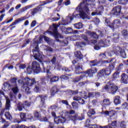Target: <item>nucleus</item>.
Segmentation results:
<instances>
[{
    "label": "nucleus",
    "mask_w": 128,
    "mask_h": 128,
    "mask_svg": "<svg viewBox=\"0 0 128 128\" xmlns=\"http://www.w3.org/2000/svg\"><path fill=\"white\" fill-rule=\"evenodd\" d=\"M104 74H105L104 70L102 69L98 72L97 76H98V78H102V76H104Z\"/></svg>",
    "instance_id": "40"
},
{
    "label": "nucleus",
    "mask_w": 128,
    "mask_h": 128,
    "mask_svg": "<svg viewBox=\"0 0 128 128\" xmlns=\"http://www.w3.org/2000/svg\"><path fill=\"white\" fill-rule=\"evenodd\" d=\"M97 72L98 68L96 67H92L90 69L86 71L85 74H88L89 78H92V76H94V74H96Z\"/></svg>",
    "instance_id": "8"
},
{
    "label": "nucleus",
    "mask_w": 128,
    "mask_h": 128,
    "mask_svg": "<svg viewBox=\"0 0 128 128\" xmlns=\"http://www.w3.org/2000/svg\"><path fill=\"white\" fill-rule=\"evenodd\" d=\"M120 26V20L116 19L114 20L112 24H111L110 28L112 30H114L115 28H118Z\"/></svg>",
    "instance_id": "12"
},
{
    "label": "nucleus",
    "mask_w": 128,
    "mask_h": 128,
    "mask_svg": "<svg viewBox=\"0 0 128 128\" xmlns=\"http://www.w3.org/2000/svg\"><path fill=\"white\" fill-rule=\"evenodd\" d=\"M76 46L78 48H82V46H86V42H76Z\"/></svg>",
    "instance_id": "41"
},
{
    "label": "nucleus",
    "mask_w": 128,
    "mask_h": 128,
    "mask_svg": "<svg viewBox=\"0 0 128 128\" xmlns=\"http://www.w3.org/2000/svg\"><path fill=\"white\" fill-rule=\"evenodd\" d=\"M104 74L106 76H110L112 74V70L110 68H106L104 70Z\"/></svg>",
    "instance_id": "43"
},
{
    "label": "nucleus",
    "mask_w": 128,
    "mask_h": 128,
    "mask_svg": "<svg viewBox=\"0 0 128 128\" xmlns=\"http://www.w3.org/2000/svg\"><path fill=\"white\" fill-rule=\"evenodd\" d=\"M108 126L109 128H116V126H117L116 120H114L112 122V124H108Z\"/></svg>",
    "instance_id": "25"
},
{
    "label": "nucleus",
    "mask_w": 128,
    "mask_h": 128,
    "mask_svg": "<svg viewBox=\"0 0 128 128\" xmlns=\"http://www.w3.org/2000/svg\"><path fill=\"white\" fill-rule=\"evenodd\" d=\"M75 72L76 74L82 73V65H77L75 68Z\"/></svg>",
    "instance_id": "16"
},
{
    "label": "nucleus",
    "mask_w": 128,
    "mask_h": 128,
    "mask_svg": "<svg viewBox=\"0 0 128 128\" xmlns=\"http://www.w3.org/2000/svg\"><path fill=\"white\" fill-rule=\"evenodd\" d=\"M99 62L97 60H94L90 62V66L92 68V66H98Z\"/></svg>",
    "instance_id": "34"
},
{
    "label": "nucleus",
    "mask_w": 128,
    "mask_h": 128,
    "mask_svg": "<svg viewBox=\"0 0 128 128\" xmlns=\"http://www.w3.org/2000/svg\"><path fill=\"white\" fill-rule=\"evenodd\" d=\"M54 122L56 124H64V122H66V118L64 117H61L60 118H54Z\"/></svg>",
    "instance_id": "15"
},
{
    "label": "nucleus",
    "mask_w": 128,
    "mask_h": 128,
    "mask_svg": "<svg viewBox=\"0 0 128 128\" xmlns=\"http://www.w3.org/2000/svg\"><path fill=\"white\" fill-rule=\"evenodd\" d=\"M52 0H46L43 2H42L40 6H38L36 8H34L32 12V14L33 16L36 14H38V12H40L42 10V6H46V4H50L52 2Z\"/></svg>",
    "instance_id": "4"
},
{
    "label": "nucleus",
    "mask_w": 128,
    "mask_h": 128,
    "mask_svg": "<svg viewBox=\"0 0 128 128\" xmlns=\"http://www.w3.org/2000/svg\"><path fill=\"white\" fill-rule=\"evenodd\" d=\"M16 108L19 112H22V108H24V104H22V103L19 102L16 105Z\"/></svg>",
    "instance_id": "28"
},
{
    "label": "nucleus",
    "mask_w": 128,
    "mask_h": 128,
    "mask_svg": "<svg viewBox=\"0 0 128 128\" xmlns=\"http://www.w3.org/2000/svg\"><path fill=\"white\" fill-rule=\"evenodd\" d=\"M104 42H105V46H106V47L108 46H110V40L108 39L104 40Z\"/></svg>",
    "instance_id": "59"
},
{
    "label": "nucleus",
    "mask_w": 128,
    "mask_h": 128,
    "mask_svg": "<svg viewBox=\"0 0 128 128\" xmlns=\"http://www.w3.org/2000/svg\"><path fill=\"white\" fill-rule=\"evenodd\" d=\"M20 118L23 122H26V114L24 113L21 112L20 114Z\"/></svg>",
    "instance_id": "39"
},
{
    "label": "nucleus",
    "mask_w": 128,
    "mask_h": 128,
    "mask_svg": "<svg viewBox=\"0 0 128 128\" xmlns=\"http://www.w3.org/2000/svg\"><path fill=\"white\" fill-rule=\"evenodd\" d=\"M16 78H12L10 80L11 86L13 87L12 90L14 94H16L18 92V88L16 85Z\"/></svg>",
    "instance_id": "5"
},
{
    "label": "nucleus",
    "mask_w": 128,
    "mask_h": 128,
    "mask_svg": "<svg viewBox=\"0 0 128 128\" xmlns=\"http://www.w3.org/2000/svg\"><path fill=\"white\" fill-rule=\"evenodd\" d=\"M74 100L76 102H78L80 104H84V100L82 99V97L80 96H74L73 97Z\"/></svg>",
    "instance_id": "17"
},
{
    "label": "nucleus",
    "mask_w": 128,
    "mask_h": 128,
    "mask_svg": "<svg viewBox=\"0 0 128 128\" xmlns=\"http://www.w3.org/2000/svg\"><path fill=\"white\" fill-rule=\"evenodd\" d=\"M98 44L100 46V48H106L104 40H100L98 42Z\"/></svg>",
    "instance_id": "38"
},
{
    "label": "nucleus",
    "mask_w": 128,
    "mask_h": 128,
    "mask_svg": "<svg viewBox=\"0 0 128 128\" xmlns=\"http://www.w3.org/2000/svg\"><path fill=\"white\" fill-rule=\"evenodd\" d=\"M56 56H54L52 58L51 60V62L52 64H54L56 66Z\"/></svg>",
    "instance_id": "56"
},
{
    "label": "nucleus",
    "mask_w": 128,
    "mask_h": 128,
    "mask_svg": "<svg viewBox=\"0 0 128 128\" xmlns=\"http://www.w3.org/2000/svg\"><path fill=\"white\" fill-rule=\"evenodd\" d=\"M120 54L121 56L123 58H126V52H124V50H122L120 52Z\"/></svg>",
    "instance_id": "53"
},
{
    "label": "nucleus",
    "mask_w": 128,
    "mask_h": 128,
    "mask_svg": "<svg viewBox=\"0 0 128 128\" xmlns=\"http://www.w3.org/2000/svg\"><path fill=\"white\" fill-rule=\"evenodd\" d=\"M80 94L82 96H83V98H85L86 100V98H88V96H86V92H80Z\"/></svg>",
    "instance_id": "50"
},
{
    "label": "nucleus",
    "mask_w": 128,
    "mask_h": 128,
    "mask_svg": "<svg viewBox=\"0 0 128 128\" xmlns=\"http://www.w3.org/2000/svg\"><path fill=\"white\" fill-rule=\"evenodd\" d=\"M58 108V106H56V104H53V105L50 106L49 109L52 110H56V108Z\"/></svg>",
    "instance_id": "60"
},
{
    "label": "nucleus",
    "mask_w": 128,
    "mask_h": 128,
    "mask_svg": "<svg viewBox=\"0 0 128 128\" xmlns=\"http://www.w3.org/2000/svg\"><path fill=\"white\" fill-rule=\"evenodd\" d=\"M34 116L36 118H40V112H38L36 110L34 112Z\"/></svg>",
    "instance_id": "55"
},
{
    "label": "nucleus",
    "mask_w": 128,
    "mask_h": 128,
    "mask_svg": "<svg viewBox=\"0 0 128 128\" xmlns=\"http://www.w3.org/2000/svg\"><path fill=\"white\" fill-rule=\"evenodd\" d=\"M122 50V48L118 46H114L113 47V51L116 56H120Z\"/></svg>",
    "instance_id": "18"
},
{
    "label": "nucleus",
    "mask_w": 128,
    "mask_h": 128,
    "mask_svg": "<svg viewBox=\"0 0 128 128\" xmlns=\"http://www.w3.org/2000/svg\"><path fill=\"white\" fill-rule=\"evenodd\" d=\"M74 55L77 58H79L80 60H82L84 56L82 54V52L80 51H76L74 52Z\"/></svg>",
    "instance_id": "24"
},
{
    "label": "nucleus",
    "mask_w": 128,
    "mask_h": 128,
    "mask_svg": "<svg viewBox=\"0 0 128 128\" xmlns=\"http://www.w3.org/2000/svg\"><path fill=\"white\" fill-rule=\"evenodd\" d=\"M104 10V7L102 6H100L96 10V12H92V16H96L100 14Z\"/></svg>",
    "instance_id": "19"
},
{
    "label": "nucleus",
    "mask_w": 128,
    "mask_h": 128,
    "mask_svg": "<svg viewBox=\"0 0 128 128\" xmlns=\"http://www.w3.org/2000/svg\"><path fill=\"white\" fill-rule=\"evenodd\" d=\"M66 118L68 120H72V122H76V120H84V114H81L80 116H78V113H76V111L74 110H70L68 112H64Z\"/></svg>",
    "instance_id": "2"
},
{
    "label": "nucleus",
    "mask_w": 128,
    "mask_h": 128,
    "mask_svg": "<svg viewBox=\"0 0 128 128\" xmlns=\"http://www.w3.org/2000/svg\"><path fill=\"white\" fill-rule=\"evenodd\" d=\"M8 126H10V123H8V122H6L4 123V125L2 127V128H6Z\"/></svg>",
    "instance_id": "64"
},
{
    "label": "nucleus",
    "mask_w": 128,
    "mask_h": 128,
    "mask_svg": "<svg viewBox=\"0 0 128 128\" xmlns=\"http://www.w3.org/2000/svg\"><path fill=\"white\" fill-rule=\"evenodd\" d=\"M26 86L27 85H26V84H24L23 85L24 90H25L26 94H30L32 92V91L30 90V87H28Z\"/></svg>",
    "instance_id": "26"
},
{
    "label": "nucleus",
    "mask_w": 128,
    "mask_h": 128,
    "mask_svg": "<svg viewBox=\"0 0 128 128\" xmlns=\"http://www.w3.org/2000/svg\"><path fill=\"white\" fill-rule=\"evenodd\" d=\"M4 92H6L7 90H12V85L8 82H5L4 84Z\"/></svg>",
    "instance_id": "20"
},
{
    "label": "nucleus",
    "mask_w": 128,
    "mask_h": 128,
    "mask_svg": "<svg viewBox=\"0 0 128 128\" xmlns=\"http://www.w3.org/2000/svg\"><path fill=\"white\" fill-rule=\"evenodd\" d=\"M60 78L62 80H68V78H70L68 75H62Z\"/></svg>",
    "instance_id": "61"
},
{
    "label": "nucleus",
    "mask_w": 128,
    "mask_h": 128,
    "mask_svg": "<svg viewBox=\"0 0 128 128\" xmlns=\"http://www.w3.org/2000/svg\"><path fill=\"white\" fill-rule=\"evenodd\" d=\"M90 36H92V38H96V40H97V38H98V36L96 34V33L94 32H90Z\"/></svg>",
    "instance_id": "45"
},
{
    "label": "nucleus",
    "mask_w": 128,
    "mask_h": 128,
    "mask_svg": "<svg viewBox=\"0 0 128 128\" xmlns=\"http://www.w3.org/2000/svg\"><path fill=\"white\" fill-rule=\"evenodd\" d=\"M122 10V6H118L113 8L112 12L114 16H120Z\"/></svg>",
    "instance_id": "10"
},
{
    "label": "nucleus",
    "mask_w": 128,
    "mask_h": 128,
    "mask_svg": "<svg viewBox=\"0 0 128 128\" xmlns=\"http://www.w3.org/2000/svg\"><path fill=\"white\" fill-rule=\"evenodd\" d=\"M32 8V6H27L24 8H22L20 10V12H26V10H28L29 8Z\"/></svg>",
    "instance_id": "42"
},
{
    "label": "nucleus",
    "mask_w": 128,
    "mask_h": 128,
    "mask_svg": "<svg viewBox=\"0 0 128 128\" xmlns=\"http://www.w3.org/2000/svg\"><path fill=\"white\" fill-rule=\"evenodd\" d=\"M110 85H109L108 84H106L103 88H102V92H110Z\"/></svg>",
    "instance_id": "29"
},
{
    "label": "nucleus",
    "mask_w": 128,
    "mask_h": 128,
    "mask_svg": "<svg viewBox=\"0 0 128 128\" xmlns=\"http://www.w3.org/2000/svg\"><path fill=\"white\" fill-rule=\"evenodd\" d=\"M86 5L84 4V3L81 2L78 6L76 8V10L80 12V14H76V15L74 13L72 16H69L70 20H74V16L75 18H82V20H86V18L89 19L90 18L88 17V15L86 12H90L89 8L94 6V4H88V2H92V0H86Z\"/></svg>",
    "instance_id": "1"
},
{
    "label": "nucleus",
    "mask_w": 128,
    "mask_h": 128,
    "mask_svg": "<svg viewBox=\"0 0 128 128\" xmlns=\"http://www.w3.org/2000/svg\"><path fill=\"white\" fill-rule=\"evenodd\" d=\"M58 76H54L50 78V82H58Z\"/></svg>",
    "instance_id": "37"
},
{
    "label": "nucleus",
    "mask_w": 128,
    "mask_h": 128,
    "mask_svg": "<svg viewBox=\"0 0 128 128\" xmlns=\"http://www.w3.org/2000/svg\"><path fill=\"white\" fill-rule=\"evenodd\" d=\"M23 106H24V108H30V102L26 101L22 103Z\"/></svg>",
    "instance_id": "47"
},
{
    "label": "nucleus",
    "mask_w": 128,
    "mask_h": 128,
    "mask_svg": "<svg viewBox=\"0 0 128 128\" xmlns=\"http://www.w3.org/2000/svg\"><path fill=\"white\" fill-rule=\"evenodd\" d=\"M6 98V104L5 108L4 109V110H10V100L8 98L5 96Z\"/></svg>",
    "instance_id": "21"
},
{
    "label": "nucleus",
    "mask_w": 128,
    "mask_h": 128,
    "mask_svg": "<svg viewBox=\"0 0 128 128\" xmlns=\"http://www.w3.org/2000/svg\"><path fill=\"white\" fill-rule=\"evenodd\" d=\"M120 33H114L112 36V40L113 42L116 44L120 42Z\"/></svg>",
    "instance_id": "13"
},
{
    "label": "nucleus",
    "mask_w": 128,
    "mask_h": 128,
    "mask_svg": "<svg viewBox=\"0 0 128 128\" xmlns=\"http://www.w3.org/2000/svg\"><path fill=\"white\" fill-rule=\"evenodd\" d=\"M43 46L45 48V50H48V52H54V49H52V48L51 47L47 46L46 45H44Z\"/></svg>",
    "instance_id": "44"
},
{
    "label": "nucleus",
    "mask_w": 128,
    "mask_h": 128,
    "mask_svg": "<svg viewBox=\"0 0 128 128\" xmlns=\"http://www.w3.org/2000/svg\"><path fill=\"white\" fill-rule=\"evenodd\" d=\"M113 78H120V72L118 70L116 71L113 74Z\"/></svg>",
    "instance_id": "52"
},
{
    "label": "nucleus",
    "mask_w": 128,
    "mask_h": 128,
    "mask_svg": "<svg viewBox=\"0 0 128 128\" xmlns=\"http://www.w3.org/2000/svg\"><path fill=\"white\" fill-rule=\"evenodd\" d=\"M105 24L106 26H108L109 28H110V25L112 24H110V19L106 18L105 20Z\"/></svg>",
    "instance_id": "54"
},
{
    "label": "nucleus",
    "mask_w": 128,
    "mask_h": 128,
    "mask_svg": "<svg viewBox=\"0 0 128 128\" xmlns=\"http://www.w3.org/2000/svg\"><path fill=\"white\" fill-rule=\"evenodd\" d=\"M88 116H92L96 114V111L94 109H90L88 112Z\"/></svg>",
    "instance_id": "36"
},
{
    "label": "nucleus",
    "mask_w": 128,
    "mask_h": 128,
    "mask_svg": "<svg viewBox=\"0 0 128 128\" xmlns=\"http://www.w3.org/2000/svg\"><path fill=\"white\" fill-rule=\"evenodd\" d=\"M26 118V120H34V117L32 116V114H28Z\"/></svg>",
    "instance_id": "63"
},
{
    "label": "nucleus",
    "mask_w": 128,
    "mask_h": 128,
    "mask_svg": "<svg viewBox=\"0 0 128 128\" xmlns=\"http://www.w3.org/2000/svg\"><path fill=\"white\" fill-rule=\"evenodd\" d=\"M114 114H116V112H114V110H112L109 112V113H108L109 116H110V117L114 116Z\"/></svg>",
    "instance_id": "62"
},
{
    "label": "nucleus",
    "mask_w": 128,
    "mask_h": 128,
    "mask_svg": "<svg viewBox=\"0 0 128 128\" xmlns=\"http://www.w3.org/2000/svg\"><path fill=\"white\" fill-rule=\"evenodd\" d=\"M34 49L32 50V52L34 54V58L36 60L40 62V60L42 58V56L40 52V48H38V43L37 42H34L32 44Z\"/></svg>",
    "instance_id": "3"
},
{
    "label": "nucleus",
    "mask_w": 128,
    "mask_h": 128,
    "mask_svg": "<svg viewBox=\"0 0 128 128\" xmlns=\"http://www.w3.org/2000/svg\"><path fill=\"white\" fill-rule=\"evenodd\" d=\"M34 90L35 92H38L39 90H40V84H36L35 85V88H34Z\"/></svg>",
    "instance_id": "58"
},
{
    "label": "nucleus",
    "mask_w": 128,
    "mask_h": 128,
    "mask_svg": "<svg viewBox=\"0 0 128 128\" xmlns=\"http://www.w3.org/2000/svg\"><path fill=\"white\" fill-rule=\"evenodd\" d=\"M122 36H124V38H128V32L124 30L122 31Z\"/></svg>",
    "instance_id": "48"
},
{
    "label": "nucleus",
    "mask_w": 128,
    "mask_h": 128,
    "mask_svg": "<svg viewBox=\"0 0 128 128\" xmlns=\"http://www.w3.org/2000/svg\"><path fill=\"white\" fill-rule=\"evenodd\" d=\"M72 106L73 108H74L75 110L78 108V104L76 102H73L72 103Z\"/></svg>",
    "instance_id": "46"
},
{
    "label": "nucleus",
    "mask_w": 128,
    "mask_h": 128,
    "mask_svg": "<svg viewBox=\"0 0 128 128\" xmlns=\"http://www.w3.org/2000/svg\"><path fill=\"white\" fill-rule=\"evenodd\" d=\"M32 72H34V69L30 66L27 68V74H30L32 73Z\"/></svg>",
    "instance_id": "51"
},
{
    "label": "nucleus",
    "mask_w": 128,
    "mask_h": 128,
    "mask_svg": "<svg viewBox=\"0 0 128 128\" xmlns=\"http://www.w3.org/2000/svg\"><path fill=\"white\" fill-rule=\"evenodd\" d=\"M56 92H58V88L56 86L52 87L50 90L52 96H54Z\"/></svg>",
    "instance_id": "33"
},
{
    "label": "nucleus",
    "mask_w": 128,
    "mask_h": 128,
    "mask_svg": "<svg viewBox=\"0 0 128 128\" xmlns=\"http://www.w3.org/2000/svg\"><path fill=\"white\" fill-rule=\"evenodd\" d=\"M60 26V25L58 26L56 24H53L52 26H50V28L51 30H52V32L54 34V36L56 38V40L57 42H60L58 39V28Z\"/></svg>",
    "instance_id": "6"
},
{
    "label": "nucleus",
    "mask_w": 128,
    "mask_h": 128,
    "mask_svg": "<svg viewBox=\"0 0 128 128\" xmlns=\"http://www.w3.org/2000/svg\"><path fill=\"white\" fill-rule=\"evenodd\" d=\"M128 76L126 74L124 73L122 74L121 80L124 84H128Z\"/></svg>",
    "instance_id": "22"
},
{
    "label": "nucleus",
    "mask_w": 128,
    "mask_h": 128,
    "mask_svg": "<svg viewBox=\"0 0 128 128\" xmlns=\"http://www.w3.org/2000/svg\"><path fill=\"white\" fill-rule=\"evenodd\" d=\"M86 124L89 126L90 128H98V126L97 124H90V119L86 120Z\"/></svg>",
    "instance_id": "23"
},
{
    "label": "nucleus",
    "mask_w": 128,
    "mask_h": 128,
    "mask_svg": "<svg viewBox=\"0 0 128 128\" xmlns=\"http://www.w3.org/2000/svg\"><path fill=\"white\" fill-rule=\"evenodd\" d=\"M108 84L110 86V92L112 94H116V91L118 90V86H116L114 83H112V82H108Z\"/></svg>",
    "instance_id": "11"
},
{
    "label": "nucleus",
    "mask_w": 128,
    "mask_h": 128,
    "mask_svg": "<svg viewBox=\"0 0 128 128\" xmlns=\"http://www.w3.org/2000/svg\"><path fill=\"white\" fill-rule=\"evenodd\" d=\"M24 20V18H18L14 22H12L10 25V26H15V24H18V22H22V20Z\"/></svg>",
    "instance_id": "35"
},
{
    "label": "nucleus",
    "mask_w": 128,
    "mask_h": 128,
    "mask_svg": "<svg viewBox=\"0 0 128 128\" xmlns=\"http://www.w3.org/2000/svg\"><path fill=\"white\" fill-rule=\"evenodd\" d=\"M38 98H40V104L39 106L40 108H42L44 106V100H46V98H48V96L46 95H39Z\"/></svg>",
    "instance_id": "14"
},
{
    "label": "nucleus",
    "mask_w": 128,
    "mask_h": 128,
    "mask_svg": "<svg viewBox=\"0 0 128 128\" xmlns=\"http://www.w3.org/2000/svg\"><path fill=\"white\" fill-rule=\"evenodd\" d=\"M74 26L75 28L77 30H80V28H82V23L80 22L77 24H74Z\"/></svg>",
    "instance_id": "32"
},
{
    "label": "nucleus",
    "mask_w": 128,
    "mask_h": 128,
    "mask_svg": "<svg viewBox=\"0 0 128 128\" xmlns=\"http://www.w3.org/2000/svg\"><path fill=\"white\" fill-rule=\"evenodd\" d=\"M84 78V76H80L76 77L72 80V82H80L82 78Z\"/></svg>",
    "instance_id": "30"
},
{
    "label": "nucleus",
    "mask_w": 128,
    "mask_h": 128,
    "mask_svg": "<svg viewBox=\"0 0 128 128\" xmlns=\"http://www.w3.org/2000/svg\"><path fill=\"white\" fill-rule=\"evenodd\" d=\"M128 0H119L118 2L120 4H126Z\"/></svg>",
    "instance_id": "57"
},
{
    "label": "nucleus",
    "mask_w": 128,
    "mask_h": 128,
    "mask_svg": "<svg viewBox=\"0 0 128 128\" xmlns=\"http://www.w3.org/2000/svg\"><path fill=\"white\" fill-rule=\"evenodd\" d=\"M36 82V79L34 78H25V83L24 84L26 86H34Z\"/></svg>",
    "instance_id": "9"
},
{
    "label": "nucleus",
    "mask_w": 128,
    "mask_h": 128,
    "mask_svg": "<svg viewBox=\"0 0 128 128\" xmlns=\"http://www.w3.org/2000/svg\"><path fill=\"white\" fill-rule=\"evenodd\" d=\"M32 68H33V72L36 74H38L40 72V63L36 61H34L32 62Z\"/></svg>",
    "instance_id": "7"
},
{
    "label": "nucleus",
    "mask_w": 128,
    "mask_h": 128,
    "mask_svg": "<svg viewBox=\"0 0 128 128\" xmlns=\"http://www.w3.org/2000/svg\"><path fill=\"white\" fill-rule=\"evenodd\" d=\"M103 104L105 106H110V99L108 98L104 99L103 100Z\"/></svg>",
    "instance_id": "49"
},
{
    "label": "nucleus",
    "mask_w": 128,
    "mask_h": 128,
    "mask_svg": "<svg viewBox=\"0 0 128 128\" xmlns=\"http://www.w3.org/2000/svg\"><path fill=\"white\" fill-rule=\"evenodd\" d=\"M120 98L118 96H115L114 99V103L115 104L116 106L118 104H120Z\"/></svg>",
    "instance_id": "27"
},
{
    "label": "nucleus",
    "mask_w": 128,
    "mask_h": 128,
    "mask_svg": "<svg viewBox=\"0 0 128 128\" xmlns=\"http://www.w3.org/2000/svg\"><path fill=\"white\" fill-rule=\"evenodd\" d=\"M4 116H6V120H12V116L10 114V112H6L5 113Z\"/></svg>",
    "instance_id": "31"
}]
</instances>
